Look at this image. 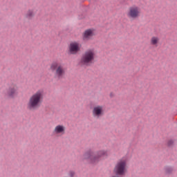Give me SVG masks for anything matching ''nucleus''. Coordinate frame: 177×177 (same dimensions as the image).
I'll list each match as a JSON object with an SVG mask.
<instances>
[{
  "mask_svg": "<svg viewBox=\"0 0 177 177\" xmlns=\"http://www.w3.org/2000/svg\"><path fill=\"white\" fill-rule=\"evenodd\" d=\"M108 156L109 153L106 150H100L95 153L93 150L90 149L84 153L83 160H87L91 164H97L99 161L104 160Z\"/></svg>",
  "mask_w": 177,
  "mask_h": 177,
  "instance_id": "nucleus-1",
  "label": "nucleus"
},
{
  "mask_svg": "<svg viewBox=\"0 0 177 177\" xmlns=\"http://www.w3.org/2000/svg\"><path fill=\"white\" fill-rule=\"evenodd\" d=\"M42 100H44V91L39 90L29 97V100L27 103L28 110L30 111L37 110V109L41 106Z\"/></svg>",
  "mask_w": 177,
  "mask_h": 177,
  "instance_id": "nucleus-2",
  "label": "nucleus"
},
{
  "mask_svg": "<svg viewBox=\"0 0 177 177\" xmlns=\"http://www.w3.org/2000/svg\"><path fill=\"white\" fill-rule=\"evenodd\" d=\"M50 70L54 73L55 78L62 80L66 75L64 65L60 61H53L50 65Z\"/></svg>",
  "mask_w": 177,
  "mask_h": 177,
  "instance_id": "nucleus-3",
  "label": "nucleus"
},
{
  "mask_svg": "<svg viewBox=\"0 0 177 177\" xmlns=\"http://www.w3.org/2000/svg\"><path fill=\"white\" fill-rule=\"evenodd\" d=\"M127 172H128V158L123 157L117 161L113 168V174L124 176Z\"/></svg>",
  "mask_w": 177,
  "mask_h": 177,
  "instance_id": "nucleus-4",
  "label": "nucleus"
},
{
  "mask_svg": "<svg viewBox=\"0 0 177 177\" xmlns=\"http://www.w3.org/2000/svg\"><path fill=\"white\" fill-rule=\"evenodd\" d=\"M95 58L96 51L94 49H88L82 56L80 63L81 66H91L93 64Z\"/></svg>",
  "mask_w": 177,
  "mask_h": 177,
  "instance_id": "nucleus-5",
  "label": "nucleus"
},
{
  "mask_svg": "<svg viewBox=\"0 0 177 177\" xmlns=\"http://www.w3.org/2000/svg\"><path fill=\"white\" fill-rule=\"evenodd\" d=\"M142 13V10H140V7L133 5L129 7L126 16L130 20H136V19H139L140 17V14Z\"/></svg>",
  "mask_w": 177,
  "mask_h": 177,
  "instance_id": "nucleus-6",
  "label": "nucleus"
},
{
  "mask_svg": "<svg viewBox=\"0 0 177 177\" xmlns=\"http://www.w3.org/2000/svg\"><path fill=\"white\" fill-rule=\"evenodd\" d=\"M18 95L19 86H17V84H10L7 90L6 96H8V97H10L11 99H15V97H17Z\"/></svg>",
  "mask_w": 177,
  "mask_h": 177,
  "instance_id": "nucleus-7",
  "label": "nucleus"
},
{
  "mask_svg": "<svg viewBox=\"0 0 177 177\" xmlns=\"http://www.w3.org/2000/svg\"><path fill=\"white\" fill-rule=\"evenodd\" d=\"M81 44H80L78 41L71 42L69 46L70 53H71V55H75L76 53H78V52L81 50Z\"/></svg>",
  "mask_w": 177,
  "mask_h": 177,
  "instance_id": "nucleus-8",
  "label": "nucleus"
},
{
  "mask_svg": "<svg viewBox=\"0 0 177 177\" xmlns=\"http://www.w3.org/2000/svg\"><path fill=\"white\" fill-rule=\"evenodd\" d=\"M104 114V109L103 108V106L102 105H97L93 107V115L95 118H99L100 117H102Z\"/></svg>",
  "mask_w": 177,
  "mask_h": 177,
  "instance_id": "nucleus-9",
  "label": "nucleus"
},
{
  "mask_svg": "<svg viewBox=\"0 0 177 177\" xmlns=\"http://www.w3.org/2000/svg\"><path fill=\"white\" fill-rule=\"evenodd\" d=\"M95 35V30L93 29H87L83 33V39L84 41H89L92 39V37Z\"/></svg>",
  "mask_w": 177,
  "mask_h": 177,
  "instance_id": "nucleus-10",
  "label": "nucleus"
},
{
  "mask_svg": "<svg viewBox=\"0 0 177 177\" xmlns=\"http://www.w3.org/2000/svg\"><path fill=\"white\" fill-rule=\"evenodd\" d=\"M53 133L59 136L64 135L66 133V127L61 124L57 125L53 130Z\"/></svg>",
  "mask_w": 177,
  "mask_h": 177,
  "instance_id": "nucleus-11",
  "label": "nucleus"
},
{
  "mask_svg": "<svg viewBox=\"0 0 177 177\" xmlns=\"http://www.w3.org/2000/svg\"><path fill=\"white\" fill-rule=\"evenodd\" d=\"M158 44H160V37L157 36H153L150 39V44L152 46H158Z\"/></svg>",
  "mask_w": 177,
  "mask_h": 177,
  "instance_id": "nucleus-12",
  "label": "nucleus"
},
{
  "mask_svg": "<svg viewBox=\"0 0 177 177\" xmlns=\"http://www.w3.org/2000/svg\"><path fill=\"white\" fill-rule=\"evenodd\" d=\"M34 16H35V14L32 10H28L25 15V17L28 19V20H31Z\"/></svg>",
  "mask_w": 177,
  "mask_h": 177,
  "instance_id": "nucleus-13",
  "label": "nucleus"
},
{
  "mask_svg": "<svg viewBox=\"0 0 177 177\" xmlns=\"http://www.w3.org/2000/svg\"><path fill=\"white\" fill-rule=\"evenodd\" d=\"M172 171H174V168H172V167H165V172L166 174H171V172H172Z\"/></svg>",
  "mask_w": 177,
  "mask_h": 177,
  "instance_id": "nucleus-14",
  "label": "nucleus"
},
{
  "mask_svg": "<svg viewBox=\"0 0 177 177\" xmlns=\"http://www.w3.org/2000/svg\"><path fill=\"white\" fill-rule=\"evenodd\" d=\"M74 175H75V173L74 171H70L68 173V176L69 177H74Z\"/></svg>",
  "mask_w": 177,
  "mask_h": 177,
  "instance_id": "nucleus-15",
  "label": "nucleus"
},
{
  "mask_svg": "<svg viewBox=\"0 0 177 177\" xmlns=\"http://www.w3.org/2000/svg\"><path fill=\"white\" fill-rule=\"evenodd\" d=\"M174 145V141L172 140H169L167 142V146H172Z\"/></svg>",
  "mask_w": 177,
  "mask_h": 177,
  "instance_id": "nucleus-16",
  "label": "nucleus"
},
{
  "mask_svg": "<svg viewBox=\"0 0 177 177\" xmlns=\"http://www.w3.org/2000/svg\"><path fill=\"white\" fill-rule=\"evenodd\" d=\"M122 176H123V175H113V176H112L111 177H122Z\"/></svg>",
  "mask_w": 177,
  "mask_h": 177,
  "instance_id": "nucleus-17",
  "label": "nucleus"
}]
</instances>
